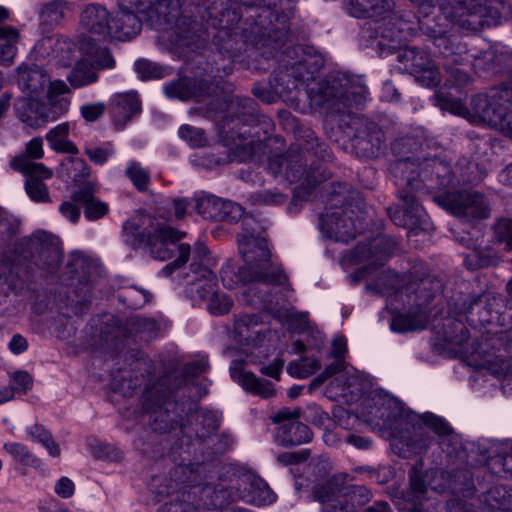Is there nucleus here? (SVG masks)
<instances>
[{"label":"nucleus","mask_w":512,"mask_h":512,"mask_svg":"<svg viewBox=\"0 0 512 512\" xmlns=\"http://www.w3.org/2000/svg\"><path fill=\"white\" fill-rule=\"evenodd\" d=\"M276 6L275 0H202L197 6L200 21L184 18L177 22L174 42L187 53H201L212 39L220 51L230 52L235 42L234 28L243 18V9H257L259 13L249 16L253 19L251 33L264 45L281 48L289 36L284 23L281 27L273 24L278 19Z\"/></svg>","instance_id":"nucleus-1"},{"label":"nucleus","mask_w":512,"mask_h":512,"mask_svg":"<svg viewBox=\"0 0 512 512\" xmlns=\"http://www.w3.org/2000/svg\"><path fill=\"white\" fill-rule=\"evenodd\" d=\"M421 149L422 143L411 135L392 144L399 158L390 164L389 170L399 188L400 206L387 208V213L395 225L407 228L409 233L427 229V215L419 204L420 195L448 188L453 183L450 165L436 157L416 156Z\"/></svg>","instance_id":"nucleus-2"},{"label":"nucleus","mask_w":512,"mask_h":512,"mask_svg":"<svg viewBox=\"0 0 512 512\" xmlns=\"http://www.w3.org/2000/svg\"><path fill=\"white\" fill-rule=\"evenodd\" d=\"M441 286L440 280L430 276L406 280L391 270H383L374 281L366 284L368 290L386 296L390 305L400 302L408 307L407 313H396L392 317L390 328L397 333L426 328L429 319L426 307Z\"/></svg>","instance_id":"nucleus-3"},{"label":"nucleus","mask_w":512,"mask_h":512,"mask_svg":"<svg viewBox=\"0 0 512 512\" xmlns=\"http://www.w3.org/2000/svg\"><path fill=\"white\" fill-rule=\"evenodd\" d=\"M184 236V232L177 231L146 213L134 214L122 226L123 242L133 250L144 248L152 258L160 261L171 259L178 251V258L167 264L161 271L166 277L171 276L189 259L190 246L177 244Z\"/></svg>","instance_id":"nucleus-4"},{"label":"nucleus","mask_w":512,"mask_h":512,"mask_svg":"<svg viewBox=\"0 0 512 512\" xmlns=\"http://www.w3.org/2000/svg\"><path fill=\"white\" fill-rule=\"evenodd\" d=\"M20 253L12 261L0 263V294L12 290L20 293L27 289L34 277V266L54 273L62 260L59 240L45 231H38L20 243Z\"/></svg>","instance_id":"nucleus-5"},{"label":"nucleus","mask_w":512,"mask_h":512,"mask_svg":"<svg viewBox=\"0 0 512 512\" xmlns=\"http://www.w3.org/2000/svg\"><path fill=\"white\" fill-rule=\"evenodd\" d=\"M274 130L273 120L259 111L250 97L234 95L226 101L225 116L218 123L219 135L227 146L242 149L249 157L263 149V141Z\"/></svg>","instance_id":"nucleus-6"},{"label":"nucleus","mask_w":512,"mask_h":512,"mask_svg":"<svg viewBox=\"0 0 512 512\" xmlns=\"http://www.w3.org/2000/svg\"><path fill=\"white\" fill-rule=\"evenodd\" d=\"M305 142L302 150L321 160L316 164L312 161L307 169V159L303 152L291 147L285 154L273 155L268 160V171L274 178H280L290 184L301 181L294 189V200L305 199L316 188L318 184L327 178L325 163L331 159V152L328 145L320 142L311 130L305 132Z\"/></svg>","instance_id":"nucleus-7"},{"label":"nucleus","mask_w":512,"mask_h":512,"mask_svg":"<svg viewBox=\"0 0 512 512\" xmlns=\"http://www.w3.org/2000/svg\"><path fill=\"white\" fill-rule=\"evenodd\" d=\"M327 204L319 215L323 236L336 242H348L358 233L356 218L365 207L359 192L347 183L335 182L325 186Z\"/></svg>","instance_id":"nucleus-8"},{"label":"nucleus","mask_w":512,"mask_h":512,"mask_svg":"<svg viewBox=\"0 0 512 512\" xmlns=\"http://www.w3.org/2000/svg\"><path fill=\"white\" fill-rule=\"evenodd\" d=\"M324 59L313 47L295 45L287 47L279 59V70L275 73L272 85L274 93L264 87L255 86L253 94L265 103H273L276 95L296 90L316 78Z\"/></svg>","instance_id":"nucleus-9"},{"label":"nucleus","mask_w":512,"mask_h":512,"mask_svg":"<svg viewBox=\"0 0 512 512\" xmlns=\"http://www.w3.org/2000/svg\"><path fill=\"white\" fill-rule=\"evenodd\" d=\"M501 88L494 87L488 94L472 97L467 107L459 98L445 92L435 95L437 105L455 115L466 118L473 124H485L505 136L512 137V111L508 109L506 97H502Z\"/></svg>","instance_id":"nucleus-10"},{"label":"nucleus","mask_w":512,"mask_h":512,"mask_svg":"<svg viewBox=\"0 0 512 512\" xmlns=\"http://www.w3.org/2000/svg\"><path fill=\"white\" fill-rule=\"evenodd\" d=\"M239 252L248 267L252 280L274 286H286L288 276L282 265L271 258L265 237V227L254 217L245 216L238 235Z\"/></svg>","instance_id":"nucleus-11"},{"label":"nucleus","mask_w":512,"mask_h":512,"mask_svg":"<svg viewBox=\"0 0 512 512\" xmlns=\"http://www.w3.org/2000/svg\"><path fill=\"white\" fill-rule=\"evenodd\" d=\"M394 26L396 31L383 30L380 35L376 32L373 44L381 50L382 55L394 54L395 60L402 64V68L414 75L423 86H437L440 83V74L428 52L415 46L396 50L402 39L415 35V29L402 19H398Z\"/></svg>","instance_id":"nucleus-12"},{"label":"nucleus","mask_w":512,"mask_h":512,"mask_svg":"<svg viewBox=\"0 0 512 512\" xmlns=\"http://www.w3.org/2000/svg\"><path fill=\"white\" fill-rule=\"evenodd\" d=\"M407 419L413 426V432L411 435H403L402 438L414 453L420 454L434 443L447 455L456 451L459 445L458 436L443 417L426 412L422 415L409 413Z\"/></svg>","instance_id":"nucleus-13"},{"label":"nucleus","mask_w":512,"mask_h":512,"mask_svg":"<svg viewBox=\"0 0 512 512\" xmlns=\"http://www.w3.org/2000/svg\"><path fill=\"white\" fill-rule=\"evenodd\" d=\"M158 324L153 319L131 317L122 322L114 315H105L101 321L99 337L107 348L119 352L130 339L149 341L156 337Z\"/></svg>","instance_id":"nucleus-14"},{"label":"nucleus","mask_w":512,"mask_h":512,"mask_svg":"<svg viewBox=\"0 0 512 512\" xmlns=\"http://www.w3.org/2000/svg\"><path fill=\"white\" fill-rule=\"evenodd\" d=\"M67 269L71 278L67 306L76 316H82L90 307L92 286L98 276V265L90 257L76 252L70 256Z\"/></svg>","instance_id":"nucleus-15"},{"label":"nucleus","mask_w":512,"mask_h":512,"mask_svg":"<svg viewBox=\"0 0 512 512\" xmlns=\"http://www.w3.org/2000/svg\"><path fill=\"white\" fill-rule=\"evenodd\" d=\"M166 378L146 387L143 396V411L150 428L160 434L171 432L179 424L176 402L171 399L172 390L164 388Z\"/></svg>","instance_id":"nucleus-16"},{"label":"nucleus","mask_w":512,"mask_h":512,"mask_svg":"<svg viewBox=\"0 0 512 512\" xmlns=\"http://www.w3.org/2000/svg\"><path fill=\"white\" fill-rule=\"evenodd\" d=\"M501 297L491 293H482L473 297L465 305V313L472 323L478 322L481 325L499 326L502 330L498 341L503 345L507 353L512 352V309L496 311L494 307L499 304Z\"/></svg>","instance_id":"nucleus-17"},{"label":"nucleus","mask_w":512,"mask_h":512,"mask_svg":"<svg viewBox=\"0 0 512 512\" xmlns=\"http://www.w3.org/2000/svg\"><path fill=\"white\" fill-rule=\"evenodd\" d=\"M321 104L332 113L351 115L353 108L359 109L367 99L368 88L360 77H344L337 81H328L321 88Z\"/></svg>","instance_id":"nucleus-18"},{"label":"nucleus","mask_w":512,"mask_h":512,"mask_svg":"<svg viewBox=\"0 0 512 512\" xmlns=\"http://www.w3.org/2000/svg\"><path fill=\"white\" fill-rule=\"evenodd\" d=\"M454 7L450 0H438V12H426L418 16V29L432 40L441 55L453 52L459 44L457 37L448 35L449 28L457 19Z\"/></svg>","instance_id":"nucleus-19"},{"label":"nucleus","mask_w":512,"mask_h":512,"mask_svg":"<svg viewBox=\"0 0 512 512\" xmlns=\"http://www.w3.org/2000/svg\"><path fill=\"white\" fill-rule=\"evenodd\" d=\"M344 132L350 138L353 151L358 157L376 158L385 145L383 130L362 116H350Z\"/></svg>","instance_id":"nucleus-20"},{"label":"nucleus","mask_w":512,"mask_h":512,"mask_svg":"<svg viewBox=\"0 0 512 512\" xmlns=\"http://www.w3.org/2000/svg\"><path fill=\"white\" fill-rule=\"evenodd\" d=\"M448 53L454 61L462 65H470L478 74L499 73L507 66L510 58L503 47L489 46L482 50L469 49L467 44L461 41L456 45L453 52Z\"/></svg>","instance_id":"nucleus-21"},{"label":"nucleus","mask_w":512,"mask_h":512,"mask_svg":"<svg viewBox=\"0 0 512 512\" xmlns=\"http://www.w3.org/2000/svg\"><path fill=\"white\" fill-rule=\"evenodd\" d=\"M398 249V243L387 235H380L367 242L359 243L352 251L351 259L356 263L367 262L368 267L359 268L351 274L353 284L359 283L368 273L371 266H383Z\"/></svg>","instance_id":"nucleus-22"},{"label":"nucleus","mask_w":512,"mask_h":512,"mask_svg":"<svg viewBox=\"0 0 512 512\" xmlns=\"http://www.w3.org/2000/svg\"><path fill=\"white\" fill-rule=\"evenodd\" d=\"M435 202L453 215L468 221L490 216V204L479 192L445 193L434 197Z\"/></svg>","instance_id":"nucleus-23"},{"label":"nucleus","mask_w":512,"mask_h":512,"mask_svg":"<svg viewBox=\"0 0 512 512\" xmlns=\"http://www.w3.org/2000/svg\"><path fill=\"white\" fill-rule=\"evenodd\" d=\"M458 3L462 10L458 24L464 29L480 31L500 23L504 8L500 0H459Z\"/></svg>","instance_id":"nucleus-24"},{"label":"nucleus","mask_w":512,"mask_h":512,"mask_svg":"<svg viewBox=\"0 0 512 512\" xmlns=\"http://www.w3.org/2000/svg\"><path fill=\"white\" fill-rule=\"evenodd\" d=\"M133 361L130 369H119L112 378L113 389L126 396H133L139 388L147 385L151 374V361L139 350L131 349L127 352Z\"/></svg>","instance_id":"nucleus-25"},{"label":"nucleus","mask_w":512,"mask_h":512,"mask_svg":"<svg viewBox=\"0 0 512 512\" xmlns=\"http://www.w3.org/2000/svg\"><path fill=\"white\" fill-rule=\"evenodd\" d=\"M185 0H121V5L136 6L139 14H142L151 25L170 24L178 20Z\"/></svg>","instance_id":"nucleus-26"},{"label":"nucleus","mask_w":512,"mask_h":512,"mask_svg":"<svg viewBox=\"0 0 512 512\" xmlns=\"http://www.w3.org/2000/svg\"><path fill=\"white\" fill-rule=\"evenodd\" d=\"M220 425V419L215 412L209 410H199L192 416V421L189 424L180 426L177 435L181 434L179 438V449L184 446H191L194 441L200 443L209 439L214 433L217 432Z\"/></svg>","instance_id":"nucleus-27"},{"label":"nucleus","mask_w":512,"mask_h":512,"mask_svg":"<svg viewBox=\"0 0 512 512\" xmlns=\"http://www.w3.org/2000/svg\"><path fill=\"white\" fill-rule=\"evenodd\" d=\"M194 203L196 212L212 221H238L244 214L239 204L210 194L196 195Z\"/></svg>","instance_id":"nucleus-28"},{"label":"nucleus","mask_w":512,"mask_h":512,"mask_svg":"<svg viewBox=\"0 0 512 512\" xmlns=\"http://www.w3.org/2000/svg\"><path fill=\"white\" fill-rule=\"evenodd\" d=\"M54 81L46 71L37 65H21L18 68V85L21 91L33 100H41L47 95Z\"/></svg>","instance_id":"nucleus-29"},{"label":"nucleus","mask_w":512,"mask_h":512,"mask_svg":"<svg viewBox=\"0 0 512 512\" xmlns=\"http://www.w3.org/2000/svg\"><path fill=\"white\" fill-rule=\"evenodd\" d=\"M237 498L254 505H266L275 500L268 484L260 477L248 473L242 475L235 486Z\"/></svg>","instance_id":"nucleus-30"},{"label":"nucleus","mask_w":512,"mask_h":512,"mask_svg":"<svg viewBox=\"0 0 512 512\" xmlns=\"http://www.w3.org/2000/svg\"><path fill=\"white\" fill-rule=\"evenodd\" d=\"M119 11L112 18L111 38L119 41H128L136 37L142 29V20L137 16L136 6L129 4L127 7L121 5L117 0Z\"/></svg>","instance_id":"nucleus-31"},{"label":"nucleus","mask_w":512,"mask_h":512,"mask_svg":"<svg viewBox=\"0 0 512 512\" xmlns=\"http://www.w3.org/2000/svg\"><path fill=\"white\" fill-rule=\"evenodd\" d=\"M347 13L355 18H372L376 21L388 18L394 10L393 0H344Z\"/></svg>","instance_id":"nucleus-32"},{"label":"nucleus","mask_w":512,"mask_h":512,"mask_svg":"<svg viewBox=\"0 0 512 512\" xmlns=\"http://www.w3.org/2000/svg\"><path fill=\"white\" fill-rule=\"evenodd\" d=\"M230 374L249 393L263 399H269L276 395V390L271 381L261 379L252 372L243 371L242 363L238 360L232 362Z\"/></svg>","instance_id":"nucleus-33"},{"label":"nucleus","mask_w":512,"mask_h":512,"mask_svg":"<svg viewBox=\"0 0 512 512\" xmlns=\"http://www.w3.org/2000/svg\"><path fill=\"white\" fill-rule=\"evenodd\" d=\"M111 18L109 11L100 4H89L82 11L80 23L84 29L103 38L111 35Z\"/></svg>","instance_id":"nucleus-34"},{"label":"nucleus","mask_w":512,"mask_h":512,"mask_svg":"<svg viewBox=\"0 0 512 512\" xmlns=\"http://www.w3.org/2000/svg\"><path fill=\"white\" fill-rule=\"evenodd\" d=\"M443 340L448 349L461 357L472 356L475 352L474 346L469 343V331L462 321H449Z\"/></svg>","instance_id":"nucleus-35"},{"label":"nucleus","mask_w":512,"mask_h":512,"mask_svg":"<svg viewBox=\"0 0 512 512\" xmlns=\"http://www.w3.org/2000/svg\"><path fill=\"white\" fill-rule=\"evenodd\" d=\"M237 499L235 487L207 484L199 488V505L208 510L222 509Z\"/></svg>","instance_id":"nucleus-36"},{"label":"nucleus","mask_w":512,"mask_h":512,"mask_svg":"<svg viewBox=\"0 0 512 512\" xmlns=\"http://www.w3.org/2000/svg\"><path fill=\"white\" fill-rule=\"evenodd\" d=\"M191 268L197 275L187 287V293L190 297H198L201 300H209L217 293V278L211 269L198 266L196 262L191 264Z\"/></svg>","instance_id":"nucleus-37"},{"label":"nucleus","mask_w":512,"mask_h":512,"mask_svg":"<svg viewBox=\"0 0 512 512\" xmlns=\"http://www.w3.org/2000/svg\"><path fill=\"white\" fill-rule=\"evenodd\" d=\"M93 50V41L90 38L83 37L78 42L70 39L58 41L56 44V51L59 57V62L69 67L76 62L89 56Z\"/></svg>","instance_id":"nucleus-38"},{"label":"nucleus","mask_w":512,"mask_h":512,"mask_svg":"<svg viewBox=\"0 0 512 512\" xmlns=\"http://www.w3.org/2000/svg\"><path fill=\"white\" fill-rule=\"evenodd\" d=\"M140 112L141 103L135 92L118 94L113 97L111 113L115 123L121 126V128Z\"/></svg>","instance_id":"nucleus-39"},{"label":"nucleus","mask_w":512,"mask_h":512,"mask_svg":"<svg viewBox=\"0 0 512 512\" xmlns=\"http://www.w3.org/2000/svg\"><path fill=\"white\" fill-rule=\"evenodd\" d=\"M94 189L90 184L73 193L72 199L84 207V215L90 221L104 217L108 211V204L94 196Z\"/></svg>","instance_id":"nucleus-40"},{"label":"nucleus","mask_w":512,"mask_h":512,"mask_svg":"<svg viewBox=\"0 0 512 512\" xmlns=\"http://www.w3.org/2000/svg\"><path fill=\"white\" fill-rule=\"evenodd\" d=\"M164 93L169 98L186 101L202 97L206 94V89L202 82L198 83L197 81L184 77L167 83L164 86Z\"/></svg>","instance_id":"nucleus-41"},{"label":"nucleus","mask_w":512,"mask_h":512,"mask_svg":"<svg viewBox=\"0 0 512 512\" xmlns=\"http://www.w3.org/2000/svg\"><path fill=\"white\" fill-rule=\"evenodd\" d=\"M16 109L19 119L30 127L38 128L49 120L47 108L41 100L28 98L19 101Z\"/></svg>","instance_id":"nucleus-42"},{"label":"nucleus","mask_w":512,"mask_h":512,"mask_svg":"<svg viewBox=\"0 0 512 512\" xmlns=\"http://www.w3.org/2000/svg\"><path fill=\"white\" fill-rule=\"evenodd\" d=\"M444 58L443 69L445 73V85L462 92L471 87L473 79L462 67L464 65L453 60L450 55H442Z\"/></svg>","instance_id":"nucleus-43"},{"label":"nucleus","mask_w":512,"mask_h":512,"mask_svg":"<svg viewBox=\"0 0 512 512\" xmlns=\"http://www.w3.org/2000/svg\"><path fill=\"white\" fill-rule=\"evenodd\" d=\"M312 436L310 428L299 420L283 424L278 429V438L284 446H297L307 443L312 439Z\"/></svg>","instance_id":"nucleus-44"},{"label":"nucleus","mask_w":512,"mask_h":512,"mask_svg":"<svg viewBox=\"0 0 512 512\" xmlns=\"http://www.w3.org/2000/svg\"><path fill=\"white\" fill-rule=\"evenodd\" d=\"M19 31L12 26H0V64L11 65L17 54Z\"/></svg>","instance_id":"nucleus-45"},{"label":"nucleus","mask_w":512,"mask_h":512,"mask_svg":"<svg viewBox=\"0 0 512 512\" xmlns=\"http://www.w3.org/2000/svg\"><path fill=\"white\" fill-rule=\"evenodd\" d=\"M345 477L335 475L323 484L316 486L313 490L314 498L321 502L343 501Z\"/></svg>","instance_id":"nucleus-46"},{"label":"nucleus","mask_w":512,"mask_h":512,"mask_svg":"<svg viewBox=\"0 0 512 512\" xmlns=\"http://www.w3.org/2000/svg\"><path fill=\"white\" fill-rule=\"evenodd\" d=\"M67 79L74 88H80L97 81L98 76L94 71L93 64L90 63L89 56L75 63Z\"/></svg>","instance_id":"nucleus-47"},{"label":"nucleus","mask_w":512,"mask_h":512,"mask_svg":"<svg viewBox=\"0 0 512 512\" xmlns=\"http://www.w3.org/2000/svg\"><path fill=\"white\" fill-rule=\"evenodd\" d=\"M68 134L69 124L62 123L50 130L46 135V139L50 147L57 152L77 154L78 149L74 143L67 139Z\"/></svg>","instance_id":"nucleus-48"},{"label":"nucleus","mask_w":512,"mask_h":512,"mask_svg":"<svg viewBox=\"0 0 512 512\" xmlns=\"http://www.w3.org/2000/svg\"><path fill=\"white\" fill-rule=\"evenodd\" d=\"M262 323L258 314L240 315L235 319L234 332L241 339L247 342L254 341L260 330L257 327Z\"/></svg>","instance_id":"nucleus-49"},{"label":"nucleus","mask_w":512,"mask_h":512,"mask_svg":"<svg viewBox=\"0 0 512 512\" xmlns=\"http://www.w3.org/2000/svg\"><path fill=\"white\" fill-rule=\"evenodd\" d=\"M220 277L223 285L228 289H233L242 282H258V280L249 279L248 267L238 268L232 261H227L221 268Z\"/></svg>","instance_id":"nucleus-50"},{"label":"nucleus","mask_w":512,"mask_h":512,"mask_svg":"<svg viewBox=\"0 0 512 512\" xmlns=\"http://www.w3.org/2000/svg\"><path fill=\"white\" fill-rule=\"evenodd\" d=\"M69 92V87L65 82L61 80L54 81L51 84L50 89L47 90V95L50 106L55 110L57 114H62L68 110L70 101L64 97Z\"/></svg>","instance_id":"nucleus-51"},{"label":"nucleus","mask_w":512,"mask_h":512,"mask_svg":"<svg viewBox=\"0 0 512 512\" xmlns=\"http://www.w3.org/2000/svg\"><path fill=\"white\" fill-rule=\"evenodd\" d=\"M11 166L25 174L28 175L29 178H37V179H48L52 176V171L45 167L41 163L32 162L27 157H16L12 162Z\"/></svg>","instance_id":"nucleus-52"},{"label":"nucleus","mask_w":512,"mask_h":512,"mask_svg":"<svg viewBox=\"0 0 512 512\" xmlns=\"http://www.w3.org/2000/svg\"><path fill=\"white\" fill-rule=\"evenodd\" d=\"M372 498L370 490L361 485H350L345 483L343 502H348V505H352L354 512L356 507H361L368 503Z\"/></svg>","instance_id":"nucleus-53"},{"label":"nucleus","mask_w":512,"mask_h":512,"mask_svg":"<svg viewBox=\"0 0 512 512\" xmlns=\"http://www.w3.org/2000/svg\"><path fill=\"white\" fill-rule=\"evenodd\" d=\"M450 487L455 493L461 494L463 497L471 496L474 489V481L470 470H455L451 477Z\"/></svg>","instance_id":"nucleus-54"},{"label":"nucleus","mask_w":512,"mask_h":512,"mask_svg":"<svg viewBox=\"0 0 512 512\" xmlns=\"http://www.w3.org/2000/svg\"><path fill=\"white\" fill-rule=\"evenodd\" d=\"M484 503L491 511L510 509V497L504 487L494 486L484 495Z\"/></svg>","instance_id":"nucleus-55"},{"label":"nucleus","mask_w":512,"mask_h":512,"mask_svg":"<svg viewBox=\"0 0 512 512\" xmlns=\"http://www.w3.org/2000/svg\"><path fill=\"white\" fill-rule=\"evenodd\" d=\"M149 488L155 495L157 501H161L174 493L179 492L175 482L170 480L167 475H155L151 477Z\"/></svg>","instance_id":"nucleus-56"},{"label":"nucleus","mask_w":512,"mask_h":512,"mask_svg":"<svg viewBox=\"0 0 512 512\" xmlns=\"http://www.w3.org/2000/svg\"><path fill=\"white\" fill-rule=\"evenodd\" d=\"M134 67L142 80L161 79L168 74L164 67L146 59L137 60Z\"/></svg>","instance_id":"nucleus-57"},{"label":"nucleus","mask_w":512,"mask_h":512,"mask_svg":"<svg viewBox=\"0 0 512 512\" xmlns=\"http://www.w3.org/2000/svg\"><path fill=\"white\" fill-rule=\"evenodd\" d=\"M320 368V363L315 358L302 357L298 361L291 362L288 365L290 375L298 378H306Z\"/></svg>","instance_id":"nucleus-58"},{"label":"nucleus","mask_w":512,"mask_h":512,"mask_svg":"<svg viewBox=\"0 0 512 512\" xmlns=\"http://www.w3.org/2000/svg\"><path fill=\"white\" fill-rule=\"evenodd\" d=\"M496 243L505 244L507 250H512V219L500 218L492 226Z\"/></svg>","instance_id":"nucleus-59"},{"label":"nucleus","mask_w":512,"mask_h":512,"mask_svg":"<svg viewBox=\"0 0 512 512\" xmlns=\"http://www.w3.org/2000/svg\"><path fill=\"white\" fill-rule=\"evenodd\" d=\"M4 449L18 462L23 465H33L38 459L23 444L12 442L4 444Z\"/></svg>","instance_id":"nucleus-60"},{"label":"nucleus","mask_w":512,"mask_h":512,"mask_svg":"<svg viewBox=\"0 0 512 512\" xmlns=\"http://www.w3.org/2000/svg\"><path fill=\"white\" fill-rule=\"evenodd\" d=\"M126 175L139 191H144L147 189L150 179L149 173L138 163H131L126 169Z\"/></svg>","instance_id":"nucleus-61"},{"label":"nucleus","mask_w":512,"mask_h":512,"mask_svg":"<svg viewBox=\"0 0 512 512\" xmlns=\"http://www.w3.org/2000/svg\"><path fill=\"white\" fill-rule=\"evenodd\" d=\"M18 223L8 217L0 218V250L5 249L18 233Z\"/></svg>","instance_id":"nucleus-62"},{"label":"nucleus","mask_w":512,"mask_h":512,"mask_svg":"<svg viewBox=\"0 0 512 512\" xmlns=\"http://www.w3.org/2000/svg\"><path fill=\"white\" fill-rule=\"evenodd\" d=\"M25 189L30 198L36 202L49 201V194L46 185L37 178H28L25 183Z\"/></svg>","instance_id":"nucleus-63"},{"label":"nucleus","mask_w":512,"mask_h":512,"mask_svg":"<svg viewBox=\"0 0 512 512\" xmlns=\"http://www.w3.org/2000/svg\"><path fill=\"white\" fill-rule=\"evenodd\" d=\"M233 306V300L226 294L216 293L209 299L208 310L213 315L227 314Z\"/></svg>","instance_id":"nucleus-64"}]
</instances>
